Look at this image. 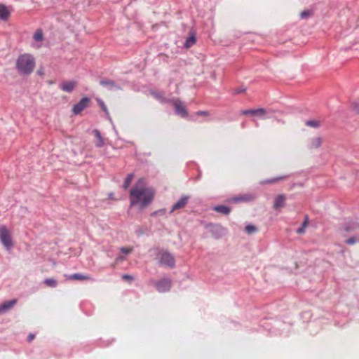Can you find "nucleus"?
<instances>
[{
	"instance_id": "obj_31",
	"label": "nucleus",
	"mask_w": 359,
	"mask_h": 359,
	"mask_svg": "<svg viewBox=\"0 0 359 359\" xmlns=\"http://www.w3.org/2000/svg\"><path fill=\"white\" fill-rule=\"evenodd\" d=\"M358 242V240L355 236L350 237L349 238L345 241V243L349 245H352L355 244Z\"/></svg>"
},
{
	"instance_id": "obj_9",
	"label": "nucleus",
	"mask_w": 359,
	"mask_h": 359,
	"mask_svg": "<svg viewBox=\"0 0 359 359\" xmlns=\"http://www.w3.org/2000/svg\"><path fill=\"white\" fill-rule=\"evenodd\" d=\"M255 198V196L252 194H245L239 195L228 200L229 203H238L241 202H250Z\"/></svg>"
},
{
	"instance_id": "obj_18",
	"label": "nucleus",
	"mask_w": 359,
	"mask_h": 359,
	"mask_svg": "<svg viewBox=\"0 0 359 359\" xmlns=\"http://www.w3.org/2000/svg\"><path fill=\"white\" fill-rule=\"evenodd\" d=\"M287 177V175H282L268 180H265L261 182V184H274L278 182L281 180H283Z\"/></svg>"
},
{
	"instance_id": "obj_24",
	"label": "nucleus",
	"mask_w": 359,
	"mask_h": 359,
	"mask_svg": "<svg viewBox=\"0 0 359 359\" xmlns=\"http://www.w3.org/2000/svg\"><path fill=\"white\" fill-rule=\"evenodd\" d=\"M322 144V139L319 137H314L311 140V144L309 146V147L311 149H313V148H318L320 147Z\"/></svg>"
},
{
	"instance_id": "obj_1",
	"label": "nucleus",
	"mask_w": 359,
	"mask_h": 359,
	"mask_svg": "<svg viewBox=\"0 0 359 359\" xmlns=\"http://www.w3.org/2000/svg\"><path fill=\"white\" fill-rule=\"evenodd\" d=\"M155 191L153 188L145 187V180L140 178L130 191V205H137L140 210H144L154 201Z\"/></svg>"
},
{
	"instance_id": "obj_28",
	"label": "nucleus",
	"mask_w": 359,
	"mask_h": 359,
	"mask_svg": "<svg viewBox=\"0 0 359 359\" xmlns=\"http://www.w3.org/2000/svg\"><path fill=\"white\" fill-rule=\"evenodd\" d=\"M306 126L312 127V128H318L320 126V123L316 120H309L305 122Z\"/></svg>"
},
{
	"instance_id": "obj_17",
	"label": "nucleus",
	"mask_w": 359,
	"mask_h": 359,
	"mask_svg": "<svg viewBox=\"0 0 359 359\" xmlns=\"http://www.w3.org/2000/svg\"><path fill=\"white\" fill-rule=\"evenodd\" d=\"M213 210L217 212H219V213H221V214H223L225 215H229L231 210V208H229L226 205H224L215 206L213 208Z\"/></svg>"
},
{
	"instance_id": "obj_39",
	"label": "nucleus",
	"mask_w": 359,
	"mask_h": 359,
	"mask_svg": "<svg viewBox=\"0 0 359 359\" xmlns=\"http://www.w3.org/2000/svg\"><path fill=\"white\" fill-rule=\"evenodd\" d=\"M304 231H305V228H304V226H300L299 228H298L297 229V233L298 234H302L304 233Z\"/></svg>"
},
{
	"instance_id": "obj_11",
	"label": "nucleus",
	"mask_w": 359,
	"mask_h": 359,
	"mask_svg": "<svg viewBox=\"0 0 359 359\" xmlns=\"http://www.w3.org/2000/svg\"><path fill=\"white\" fill-rule=\"evenodd\" d=\"M100 84L105 88H107L109 90H121V88L117 85L114 81L109 79H103L100 81Z\"/></svg>"
},
{
	"instance_id": "obj_41",
	"label": "nucleus",
	"mask_w": 359,
	"mask_h": 359,
	"mask_svg": "<svg viewBox=\"0 0 359 359\" xmlns=\"http://www.w3.org/2000/svg\"><path fill=\"white\" fill-rule=\"evenodd\" d=\"M35 337V335L33 334H29L27 337V341L29 342L32 341Z\"/></svg>"
},
{
	"instance_id": "obj_15",
	"label": "nucleus",
	"mask_w": 359,
	"mask_h": 359,
	"mask_svg": "<svg viewBox=\"0 0 359 359\" xmlns=\"http://www.w3.org/2000/svg\"><path fill=\"white\" fill-rule=\"evenodd\" d=\"M358 229H359V222H355V221H350L347 223H345L343 225V229L347 233L354 231Z\"/></svg>"
},
{
	"instance_id": "obj_29",
	"label": "nucleus",
	"mask_w": 359,
	"mask_h": 359,
	"mask_svg": "<svg viewBox=\"0 0 359 359\" xmlns=\"http://www.w3.org/2000/svg\"><path fill=\"white\" fill-rule=\"evenodd\" d=\"M245 231L249 233V234H251V233H253L257 231V227L254 225H251V224H249V225H247L245 228Z\"/></svg>"
},
{
	"instance_id": "obj_13",
	"label": "nucleus",
	"mask_w": 359,
	"mask_h": 359,
	"mask_svg": "<svg viewBox=\"0 0 359 359\" xmlns=\"http://www.w3.org/2000/svg\"><path fill=\"white\" fill-rule=\"evenodd\" d=\"M266 114V110L264 108H258L255 109H245L241 111L243 115H253L264 116Z\"/></svg>"
},
{
	"instance_id": "obj_26",
	"label": "nucleus",
	"mask_w": 359,
	"mask_h": 359,
	"mask_svg": "<svg viewBox=\"0 0 359 359\" xmlns=\"http://www.w3.org/2000/svg\"><path fill=\"white\" fill-rule=\"evenodd\" d=\"M33 39L35 41H42L43 39V32L41 29H38L34 34Z\"/></svg>"
},
{
	"instance_id": "obj_35",
	"label": "nucleus",
	"mask_w": 359,
	"mask_h": 359,
	"mask_svg": "<svg viewBox=\"0 0 359 359\" xmlns=\"http://www.w3.org/2000/svg\"><path fill=\"white\" fill-rule=\"evenodd\" d=\"M122 279L126 280H133L134 278L132 276L128 274H124L122 276Z\"/></svg>"
},
{
	"instance_id": "obj_5",
	"label": "nucleus",
	"mask_w": 359,
	"mask_h": 359,
	"mask_svg": "<svg viewBox=\"0 0 359 359\" xmlns=\"http://www.w3.org/2000/svg\"><path fill=\"white\" fill-rule=\"evenodd\" d=\"M0 241L7 250L13 247L11 236L5 226H0Z\"/></svg>"
},
{
	"instance_id": "obj_7",
	"label": "nucleus",
	"mask_w": 359,
	"mask_h": 359,
	"mask_svg": "<svg viewBox=\"0 0 359 359\" xmlns=\"http://www.w3.org/2000/svg\"><path fill=\"white\" fill-rule=\"evenodd\" d=\"M159 262L161 264L173 268L175 265V260L173 256L168 252H163L161 254Z\"/></svg>"
},
{
	"instance_id": "obj_25",
	"label": "nucleus",
	"mask_w": 359,
	"mask_h": 359,
	"mask_svg": "<svg viewBox=\"0 0 359 359\" xmlns=\"http://www.w3.org/2000/svg\"><path fill=\"white\" fill-rule=\"evenodd\" d=\"M133 177H134L133 173H130L127 175L126 178L125 179L124 183L123 184V188L124 189H127L128 188Z\"/></svg>"
},
{
	"instance_id": "obj_40",
	"label": "nucleus",
	"mask_w": 359,
	"mask_h": 359,
	"mask_svg": "<svg viewBox=\"0 0 359 359\" xmlns=\"http://www.w3.org/2000/svg\"><path fill=\"white\" fill-rule=\"evenodd\" d=\"M245 91V88H238L235 90V93L236 94H239V93H243Z\"/></svg>"
},
{
	"instance_id": "obj_34",
	"label": "nucleus",
	"mask_w": 359,
	"mask_h": 359,
	"mask_svg": "<svg viewBox=\"0 0 359 359\" xmlns=\"http://www.w3.org/2000/svg\"><path fill=\"white\" fill-rule=\"evenodd\" d=\"M120 250L121 252H123V254H126V255H128L132 252L131 248H124V247L121 248Z\"/></svg>"
},
{
	"instance_id": "obj_6",
	"label": "nucleus",
	"mask_w": 359,
	"mask_h": 359,
	"mask_svg": "<svg viewBox=\"0 0 359 359\" xmlns=\"http://www.w3.org/2000/svg\"><path fill=\"white\" fill-rule=\"evenodd\" d=\"M90 102V99L88 97H83L78 103L75 104L72 108V112L75 115L79 114L83 110L87 108Z\"/></svg>"
},
{
	"instance_id": "obj_32",
	"label": "nucleus",
	"mask_w": 359,
	"mask_h": 359,
	"mask_svg": "<svg viewBox=\"0 0 359 359\" xmlns=\"http://www.w3.org/2000/svg\"><path fill=\"white\" fill-rule=\"evenodd\" d=\"M98 103L101 107V109L107 114H109L107 106L105 105L104 102L102 100H98Z\"/></svg>"
},
{
	"instance_id": "obj_22",
	"label": "nucleus",
	"mask_w": 359,
	"mask_h": 359,
	"mask_svg": "<svg viewBox=\"0 0 359 359\" xmlns=\"http://www.w3.org/2000/svg\"><path fill=\"white\" fill-rule=\"evenodd\" d=\"M196 41V36L194 34H192L191 36H189L184 43V46L186 48H189L190 47H191Z\"/></svg>"
},
{
	"instance_id": "obj_42",
	"label": "nucleus",
	"mask_w": 359,
	"mask_h": 359,
	"mask_svg": "<svg viewBox=\"0 0 359 359\" xmlns=\"http://www.w3.org/2000/svg\"><path fill=\"white\" fill-rule=\"evenodd\" d=\"M357 240H358V242L359 243V233L355 236Z\"/></svg>"
},
{
	"instance_id": "obj_10",
	"label": "nucleus",
	"mask_w": 359,
	"mask_h": 359,
	"mask_svg": "<svg viewBox=\"0 0 359 359\" xmlns=\"http://www.w3.org/2000/svg\"><path fill=\"white\" fill-rule=\"evenodd\" d=\"M190 197L189 196L183 195L181 198L172 205L170 213H172L175 210H178L184 208L189 201Z\"/></svg>"
},
{
	"instance_id": "obj_27",
	"label": "nucleus",
	"mask_w": 359,
	"mask_h": 359,
	"mask_svg": "<svg viewBox=\"0 0 359 359\" xmlns=\"http://www.w3.org/2000/svg\"><path fill=\"white\" fill-rule=\"evenodd\" d=\"M44 283L50 287H55L57 285V282L56 280L53 278H46L44 280Z\"/></svg>"
},
{
	"instance_id": "obj_36",
	"label": "nucleus",
	"mask_w": 359,
	"mask_h": 359,
	"mask_svg": "<svg viewBox=\"0 0 359 359\" xmlns=\"http://www.w3.org/2000/svg\"><path fill=\"white\" fill-rule=\"evenodd\" d=\"M196 115H198V116H208L209 112L208 111H198L196 112Z\"/></svg>"
},
{
	"instance_id": "obj_33",
	"label": "nucleus",
	"mask_w": 359,
	"mask_h": 359,
	"mask_svg": "<svg viewBox=\"0 0 359 359\" xmlns=\"http://www.w3.org/2000/svg\"><path fill=\"white\" fill-rule=\"evenodd\" d=\"M311 15V11L309 10L304 11L301 13L300 16L302 19L306 18Z\"/></svg>"
},
{
	"instance_id": "obj_37",
	"label": "nucleus",
	"mask_w": 359,
	"mask_h": 359,
	"mask_svg": "<svg viewBox=\"0 0 359 359\" xmlns=\"http://www.w3.org/2000/svg\"><path fill=\"white\" fill-rule=\"evenodd\" d=\"M165 212V209L163 208L161 210H158V211L154 212L151 215H156L157 214H163Z\"/></svg>"
},
{
	"instance_id": "obj_16",
	"label": "nucleus",
	"mask_w": 359,
	"mask_h": 359,
	"mask_svg": "<svg viewBox=\"0 0 359 359\" xmlns=\"http://www.w3.org/2000/svg\"><path fill=\"white\" fill-rule=\"evenodd\" d=\"M285 205V196L284 194H279L275 198L273 202V208L278 209L284 207Z\"/></svg>"
},
{
	"instance_id": "obj_8",
	"label": "nucleus",
	"mask_w": 359,
	"mask_h": 359,
	"mask_svg": "<svg viewBox=\"0 0 359 359\" xmlns=\"http://www.w3.org/2000/svg\"><path fill=\"white\" fill-rule=\"evenodd\" d=\"M154 285L159 292H165L170 290L172 281L170 278H163L156 282Z\"/></svg>"
},
{
	"instance_id": "obj_30",
	"label": "nucleus",
	"mask_w": 359,
	"mask_h": 359,
	"mask_svg": "<svg viewBox=\"0 0 359 359\" xmlns=\"http://www.w3.org/2000/svg\"><path fill=\"white\" fill-rule=\"evenodd\" d=\"M351 108L355 113L359 114V100L354 101L351 104Z\"/></svg>"
},
{
	"instance_id": "obj_3",
	"label": "nucleus",
	"mask_w": 359,
	"mask_h": 359,
	"mask_svg": "<svg viewBox=\"0 0 359 359\" xmlns=\"http://www.w3.org/2000/svg\"><path fill=\"white\" fill-rule=\"evenodd\" d=\"M170 103H171L174 107L176 115L181 116L182 118H186L188 116V111L180 99H172L170 100Z\"/></svg>"
},
{
	"instance_id": "obj_4",
	"label": "nucleus",
	"mask_w": 359,
	"mask_h": 359,
	"mask_svg": "<svg viewBox=\"0 0 359 359\" xmlns=\"http://www.w3.org/2000/svg\"><path fill=\"white\" fill-rule=\"evenodd\" d=\"M206 228H210L209 231L215 239L221 238L226 233V229L219 224L210 223L206 226Z\"/></svg>"
},
{
	"instance_id": "obj_2",
	"label": "nucleus",
	"mask_w": 359,
	"mask_h": 359,
	"mask_svg": "<svg viewBox=\"0 0 359 359\" xmlns=\"http://www.w3.org/2000/svg\"><path fill=\"white\" fill-rule=\"evenodd\" d=\"M35 67L34 57L30 54H22L18 56L15 67L20 74L29 75Z\"/></svg>"
},
{
	"instance_id": "obj_21",
	"label": "nucleus",
	"mask_w": 359,
	"mask_h": 359,
	"mask_svg": "<svg viewBox=\"0 0 359 359\" xmlns=\"http://www.w3.org/2000/svg\"><path fill=\"white\" fill-rule=\"evenodd\" d=\"M68 279L69 280H89L90 278L88 276L83 275L81 273H74L69 276Z\"/></svg>"
},
{
	"instance_id": "obj_19",
	"label": "nucleus",
	"mask_w": 359,
	"mask_h": 359,
	"mask_svg": "<svg viewBox=\"0 0 359 359\" xmlns=\"http://www.w3.org/2000/svg\"><path fill=\"white\" fill-rule=\"evenodd\" d=\"M10 15V12L8 10L7 7L4 5H0V19L3 20H8V17Z\"/></svg>"
},
{
	"instance_id": "obj_20",
	"label": "nucleus",
	"mask_w": 359,
	"mask_h": 359,
	"mask_svg": "<svg viewBox=\"0 0 359 359\" xmlns=\"http://www.w3.org/2000/svg\"><path fill=\"white\" fill-rule=\"evenodd\" d=\"M93 133L95 134V137L97 138V140L95 141V146L99 148L103 147L104 141L100 132L98 130L95 129L94 130Z\"/></svg>"
},
{
	"instance_id": "obj_38",
	"label": "nucleus",
	"mask_w": 359,
	"mask_h": 359,
	"mask_svg": "<svg viewBox=\"0 0 359 359\" xmlns=\"http://www.w3.org/2000/svg\"><path fill=\"white\" fill-rule=\"evenodd\" d=\"M308 224H309V218H308V216H306L305 219L303 222L301 226H304V228H306Z\"/></svg>"
},
{
	"instance_id": "obj_23",
	"label": "nucleus",
	"mask_w": 359,
	"mask_h": 359,
	"mask_svg": "<svg viewBox=\"0 0 359 359\" xmlns=\"http://www.w3.org/2000/svg\"><path fill=\"white\" fill-rule=\"evenodd\" d=\"M152 95L156 98L158 100H159L162 103H167V102H170V100H168L166 98H165L163 95V93H160V92H152L151 93Z\"/></svg>"
},
{
	"instance_id": "obj_14",
	"label": "nucleus",
	"mask_w": 359,
	"mask_h": 359,
	"mask_svg": "<svg viewBox=\"0 0 359 359\" xmlns=\"http://www.w3.org/2000/svg\"><path fill=\"white\" fill-rule=\"evenodd\" d=\"M17 303L16 299H11L8 301L4 302L0 305V314L7 312L11 310Z\"/></svg>"
},
{
	"instance_id": "obj_12",
	"label": "nucleus",
	"mask_w": 359,
	"mask_h": 359,
	"mask_svg": "<svg viewBox=\"0 0 359 359\" xmlns=\"http://www.w3.org/2000/svg\"><path fill=\"white\" fill-rule=\"evenodd\" d=\"M77 85L75 81H67L60 85V88L65 92L72 93Z\"/></svg>"
}]
</instances>
